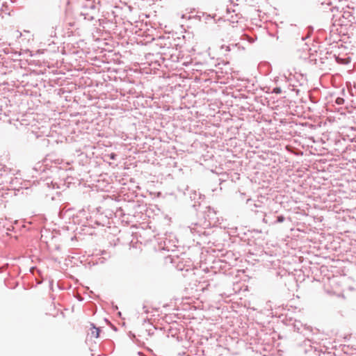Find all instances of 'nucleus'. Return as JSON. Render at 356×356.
Instances as JSON below:
<instances>
[{"label":"nucleus","instance_id":"f257e3e1","mask_svg":"<svg viewBox=\"0 0 356 356\" xmlns=\"http://www.w3.org/2000/svg\"><path fill=\"white\" fill-rule=\"evenodd\" d=\"M343 18L347 19L348 22L352 23L355 17L350 11H344L342 14Z\"/></svg>","mask_w":356,"mask_h":356},{"label":"nucleus","instance_id":"f03ea898","mask_svg":"<svg viewBox=\"0 0 356 356\" xmlns=\"http://www.w3.org/2000/svg\"><path fill=\"white\" fill-rule=\"evenodd\" d=\"M99 330L95 327L91 328V337L97 338L99 337Z\"/></svg>","mask_w":356,"mask_h":356},{"label":"nucleus","instance_id":"7ed1b4c3","mask_svg":"<svg viewBox=\"0 0 356 356\" xmlns=\"http://www.w3.org/2000/svg\"><path fill=\"white\" fill-rule=\"evenodd\" d=\"M344 100L343 98H341V97H338L337 99H336V103L337 104H342L343 103Z\"/></svg>","mask_w":356,"mask_h":356},{"label":"nucleus","instance_id":"20e7f679","mask_svg":"<svg viewBox=\"0 0 356 356\" xmlns=\"http://www.w3.org/2000/svg\"><path fill=\"white\" fill-rule=\"evenodd\" d=\"M284 220V217L282 216H278L277 218V221L278 222H282Z\"/></svg>","mask_w":356,"mask_h":356},{"label":"nucleus","instance_id":"39448f33","mask_svg":"<svg viewBox=\"0 0 356 356\" xmlns=\"http://www.w3.org/2000/svg\"><path fill=\"white\" fill-rule=\"evenodd\" d=\"M332 2L330 0L322 1L321 4L331 5Z\"/></svg>","mask_w":356,"mask_h":356},{"label":"nucleus","instance_id":"423d86ee","mask_svg":"<svg viewBox=\"0 0 356 356\" xmlns=\"http://www.w3.org/2000/svg\"><path fill=\"white\" fill-rule=\"evenodd\" d=\"M275 90L276 92H280V89H275Z\"/></svg>","mask_w":356,"mask_h":356}]
</instances>
